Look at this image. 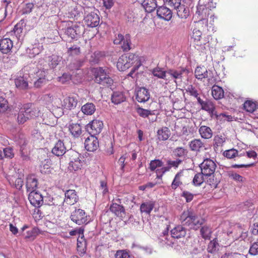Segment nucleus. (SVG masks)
<instances>
[{
  "label": "nucleus",
  "instance_id": "nucleus-1",
  "mask_svg": "<svg viewBox=\"0 0 258 258\" xmlns=\"http://www.w3.org/2000/svg\"><path fill=\"white\" fill-rule=\"evenodd\" d=\"M180 220L183 225L195 230H197L205 223L204 219L198 217L190 209L183 211L180 215Z\"/></svg>",
  "mask_w": 258,
  "mask_h": 258
},
{
  "label": "nucleus",
  "instance_id": "nucleus-2",
  "mask_svg": "<svg viewBox=\"0 0 258 258\" xmlns=\"http://www.w3.org/2000/svg\"><path fill=\"white\" fill-rule=\"evenodd\" d=\"M40 114V110L37 107L31 103L23 104L19 109L17 115V122L23 124L28 120L38 117Z\"/></svg>",
  "mask_w": 258,
  "mask_h": 258
},
{
  "label": "nucleus",
  "instance_id": "nucleus-3",
  "mask_svg": "<svg viewBox=\"0 0 258 258\" xmlns=\"http://www.w3.org/2000/svg\"><path fill=\"white\" fill-rule=\"evenodd\" d=\"M94 81L96 83L105 86H110L113 80L109 76L108 70L99 67L94 69Z\"/></svg>",
  "mask_w": 258,
  "mask_h": 258
},
{
  "label": "nucleus",
  "instance_id": "nucleus-4",
  "mask_svg": "<svg viewBox=\"0 0 258 258\" xmlns=\"http://www.w3.org/2000/svg\"><path fill=\"white\" fill-rule=\"evenodd\" d=\"M70 218L76 224L80 225L88 223L87 215L84 210L76 209L71 214Z\"/></svg>",
  "mask_w": 258,
  "mask_h": 258
},
{
  "label": "nucleus",
  "instance_id": "nucleus-5",
  "mask_svg": "<svg viewBox=\"0 0 258 258\" xmlns=\"http://www.w3.org/2000/svg\"><path fill=\"white\" fill-rule=\"evenodd\" d=\"M202 174L206 176H210L213 175L217 167L216 163L210 159H206L200 166Z\"/></svg>",
  "mask_w": 258,
  "mask_h": 258
},
{
  "label": "nucleus",
  "instance_id": "nucleus-6",
  "mask_svg": "<svg viewBox=\"0 0 258 258\" xmlns=\"http://www.w3.org/2000/svg\"><path fill=\"white\" fill-rule=\"evenodd\" d=\"M85 28L82 25H74L68 27L65 30V34L72 39L81 36L84 33Z\"/></svg>",
  "mask_w": 258,
  "mask_h": 258
},
{
  "label": "nucleus",
  "instance_id": "nucleus-7",
  "mask_svg": "<svg viewBox=\"0 0 258 258\" xmlns=\"http://www.w3.org/2000/svg\"><path fill=\"white\" fill-rule=\"evenodd\" d=\"M103 127V123L102 121L94 119L86 125V129L91 136H95L101 133Z\"/></svg>",
  "mask_w": 258,
  "mask_h": 258
},
{
  "label": "nucleus",
  "instance_id": "nucleus-8",
  "mask_svg": "<svg viewBox=\"0 0 258 258\" xmlns=\"http://www.w3.org/2000/svg\"><path fill=\"white\" fill-rule=\"evenodd\" d=\"M115 44H121V47L123 51H128L131 49V36L129 34H126L124 36L121 34H118L113 41Z\"/></svg>",
  "mask_w": 258,
  "mask_h": 258
},
{
  "label": "nucleus",
  "instance_id": "nucleus-9",
  "mask_svg": "<svg viewBox=\"0 0 258 258\" xmlns=\"http://www.w3.org/2000/svg\"><path fill=\"white\" fill-rule=\"evenodd\" d=\"M81 156L78 152L72 151L71 153L69 168L70 170L77 171L80 169L83 165Z\"/></svg>",
  "mask_w": 258,
  "mask_h": 258
},
{
  "label": "nucleus",
  "instance_id": "nucleus-10",
  "mask_svg": "<svg viewBox=\"0 0 258 258\" xmlns=\"http://www.w3.org/2000/svg\"><path fill=\"white\" fill-rule=\"evenodd\" d=\"M182 161L180 159L176 160H168L166 163V166L160 169H157L156 171L157 178H161L163 175L166 172L169 171L172 167L177 168L181 163Z\"/></svg>",
  "mask_w": 258,
  "mask_h": 258
},
{
  "label": "nucleus",
  "instance_id": "nucleus-11",
  "mask_svg": "<svg viewBox=\"0 0 258 258\" xmlns=\"http://www.w3.org/2000/svg\"><path fill=\"white\" fill-rule=\"evenodd\" d=\"M28 199L31 204L35 207L39 208L43 203L42 196L36 191H31L29 195Z\"/></svg>",
  "mask_w": 258,
  "mask_h": 258
},
{
  "label": "nucleus",
  "instance_id": "nucleus-12",
  "mask_svg": "<svg viewBox=\"0 0 258 258\" xmlns=\"http://www.w3.org/2000/svg\"><path fill=\"white\" fill-rule=\"evenodd\" d=\"M99 147L98 139L94 136L88 137L85 141V149L90 152L96 151Z\"/></svg>",
  "mask_w": 258,
  "mask_h": 258
},
{
  "label": "nucleus",
  "instance_id": "nucleus-13",
  "mask_svg": "<svg viewBox=\"0 0 258 258\" xmlns=\"http://www.w3.org/2000/svg\"><path fill=\"white\" fill-rule=\"evenodd\" d=\"M189 71L185 68L180 67L176 69H169L167 73L175 79H181L184 75H187Z\"/></svg>",
  "mask_w": 258,
  "mask_h": 258
},
{
  "label": "nucleus",
  "instance_id": "nucleus-14",
  "mask_svg": "<svg viewBox=\"0 0 258 258\" xmlns=\"http://www.w3.org/2000/svg\"><path fill=\"white\" fill-rule=\"evenodd\" d=\"M79 200V197L77 195V192L75 190L69 189L65 192V198L64 203L68 205H73L76 204Z\"/></svg>",
  "mask_w": 258,
  "mask_h": 258
},
{
  "label": "nucleus",
  "instance_id": "nucleus-15",
  "mask_svg": "<svg viewBox=\"0 0 258 258\" xmlns=\"http://www.w3.org/2000/svg\"><path fill=\"white\" fill-rule=\"evenodd\" d=\"M84 21L88 26L95 27L99 25V17L97 14L92 12L85 17Z\"/></svg>",
  "mask_w": 258,
  "mask_h": 258
},
{
  "label": "nucleus",
  "instance_id": "nucleus-16",
  "mask_svg": "<svg viewBox=\"0 0 258 258\" xmlns=\"http://www.w3.org/2000/svg\"><path fill=\"white\" fill-rule=\"evenodd\" d=\"M157 15L161 19L169 21L172 17V12L166 7L161 6L157 8Z\"/></svg>",
  "mask_w": 258,
  "mask_h": 258
},
{
  "label": "nucleus",
  "instance_id": "nucleus-17",
  "mask_svg": "<svg viewBox=\"0 0 258 258\" xmlns=\"http://www.w3.org/2000/svg\"><path fill=\"white\" fill-rule=\"evenodd\" d=\"M78 101V96H77L67 97L64 99L62 106L67 109L71 110L76 107Z\"/></svg>",
  "mask_w": 258,
  "mask_h": 258
},
{
  "label": "nucleus",
  "instance_id": "nucleus-18",
  "mask_svg": "<svg viewBox=\"0 0 258 258\" xmlns=\"http://www.w3.org/2000/svg\"><path fill=\"white\" fill-rule=\"evenodd\" d=\"M13 47V41L9 38H4L0 41V50L3 53H8L11 51Z\"/></svg>",
  "mask_w": 258,
  "mask_h": 258
},
{
  "label": "nucleus",
  "instance_id": "nucleus-19",
  "mask_svg": "<svg viewBox=\"0 0 258 258\" xmlns=\"http://www.w3.org/2000/svg\"><path fill=\"white\" fill-rule=\"evenodd\" d=\"M66 150L63 142L59 140L55 144L51 152L55 156H61L66 152Z\"/></svg>",
  "mask_w": 258,
  "mask_h": 258
},
{
  "label": "nucleus",
  "instance_id": "nucleus-20",
  "mask_svg": "<svg viewBox=\"0 0 258 258\" xmlns=\"http://www.w3.org/2000/svg\"><path fill=\"white\" fill-rule=\"evenodd\" d=\"M150 93L145 88H140L136 94V99L139 102H145L150 99Z\"/></svg>",
  "mask_w": 258,
  "mask_h": 258
},
{
  "label": "nucleus",
  "instance_id": "nucleus-21",
  "mask_svg": "<svg viewBox=\"0 0 258 258\" xmlns=\"http://www.w3.org/2000/svg\"><path fill=\"white\" fill-rule=\"evenodd\" d=\"M170 232L172 237L179 239L186 235V229L182 225H178L173 228Z\"/></svg>",
  "mask_w": 258,
  "mask_h": 258
},
{
  "label": "nucleus",
  "instance_id": "nucleus-22",
  "mask_svg": "<svg viewBox=\"0 0 258 258\" xmlns=\"http://www.w3.org/2000/svg\"><path fill=\"white\" fill-rule=\"evenodd\" d=\"M189 147L191 151L200 152L205 149V144L200 139H194L189 143Z\"/></svg>",
  "mask_w": 258,
  "mask_h": 258
},
{
  "label": "nucleus",
  "instance_id": "nucleus-23",
  "mask_svg": "<svg viewBox=\"0 0 258 258\" xmlns=\"http://www.w3.org/2000/svg\"><path fill=\"white\" fill-rule=\"evenodd\" d=\"M127 63L129 68L131 67L139 68L142 65L141 61L138 55L133 53H129L127 54Z\"/></svg>",
  "mask_w": 258,
  "mask_h": 258
},
{
  "label": "nucleus",
  "instance_id": "nucleus-24",
  "mask_svg": "<svg viewBox=\"0 0 258 258\" xmlns=\"http://www.w3.org/2000/svg\"><path fill=\"white\" fill-rule=\"evenodd\" d=\"M111 212L114 213L117 217H123L125 214L124 207L117 203H112L109 208Z\"/></svg>",
  "mask_w": 258,
  "mask_h": 258
},
{
  "label": "nucleus",
  "instance_id": "nucleus-25",
  "mask_svg": "<svg viewBox=\"0 0 258 258\" xmlns=\"http://www.w3.org/2000/svg\"><path fill=\"white\" fill-rule=\"evenodd\" d=\"M177 16L181 19H186L189 16V11L188 8L183 4H181L175 10Z\"/></svg>",
  "mask_w": 258,
  "mask_h": 258
},
{
  "label": "nucleus",
  "instance_id": "nucleus-26",
  "mask_svg": "<svg viewBox=\"0 0 258 258\" xmlns=\"http://www.w3.org/2000/svg\"><path fill=\"white\" fill-rule=\"evenodd\" d=\"M26 187L28 191H36L38 185V180L34 176H30L27 178Z\"/></svg>",
  "mask_w": 258,
  "mask_h": 258
},
{
  "label": "nucleus",
  "instance_id": "nucleus-27",
  "mask_svg": "<svg viewBox=\"0 0 258 258\" xmlns=\"http://www.w3.org/2000/svg\"><path fill=\"white\" fill-rule=\"evenodd\" d=\"M137 113L143 118L148 117L150 120V116L155 115L154 110H150L145 109L141 107H138L137 108ZM156 117L155 118H152L151 120L152 122L156 121Z\"/></svg>",
  "mask_w": 258,
  "mask_h": 258
},
{
  "label": "nucleus",
  "instance_id": "nucleus-28",
  "mask_svg": "<svg viewBox=\"0 0 258 258\" xmlns=\"http://www.w3.org/2000/svg\"><path fill=\"white\" fill-rule=\"evenodd\" d=\"M116 66L120 71H124L129 68V66L127 63V55H122L119 57Z\"/></svg>",
  "mask_w": 258,
  "mask_h": 258
},
{
  "label": "nucleus",
  "instance_id": "nucleus-29",
  "mask_svg": "<svg viewBox=\"0 0 258 258\" xmlns=\"http://www.w3.org/2000/svg\"><path fill=\"white\" fill-rule=\"evenodd\" d=\"M142 5L148 13L152 12L157 8L156 0H143Z\"/></svg>",
  "mask_w": 258,
  "mask_h": 258
},
{
  "label": "nucleus",
  "instance_id": "nucleus-30",
  "mask_svg": "<svg viewBox=\"0 0 258 258\" xmlns=\"http://www.w3.org/2000/svg\"><path fill=\"white\" fill-rule=\"evenodd\" d=\"M125 99V96L121 92H114L111 95V101L114 104H120L124 102Z\"/></svg>",
  "mask_w": 258,
  "mask_h": 258
},
{
  "label": "nucleus",
  "instance_id": "nucleus-31",
  "mask_svg": "<svg viewBox=\"0 0 258 258\" xmlns=\"http://www.w3.org/2000/svg\"><path fill=\"white\" fill-rule=\"evenodd\" d=\"M69 131L75 138H78L82 134V127L78 123H72L69 125Z\"/></svg>",
  "mask_w": 258,
  "mask_h": 258
},
{
  "label": "nucleus",
  "instance_id": "nucleus-32",
  "mask_svg": "<svg viewBox=\"0 0 258 258\" xmlns=\"http://www.w3.org/2000/svg\"><path fill=\"white\" fill-rule=\"evenodd\" d=\"M199 133L202 138L205 139H210L213 135V132L210 127L202 125L199 128Z\"/></svg>",
  "mask_w": 258,
  "mask_h": 258
},
{
  "label": "nucleus",
  "instance_id": "nucleus-33",
  "mask_svg": "<svg viewBox=\"0 0 258 258\" xmlns=\"http://www.w3.org/2000/svg\"><path fill=\"white\" fill-rule=\"evenodd\" d=\"M208 73L207 70L204 67H198L195 72V77L199 80L208 78L209 77Z\"/></svg>",
  "mask_w": 258,
  "mask_h": 258
},
{
  "label": "nucleus",
  "instance_id": "nucleus-34",
  "mask_svg": "<svg viewBox=\"0 0 258 258\" xmlns=\"http://www.w3.org/2000/svg\"><path fill=\"white\" fill-rule=\"evenodd\" d=\"M212 95L215 99H220L224 97V91L222 87L214 85L212 88Z\"/></svg>",
  "mask_w": 258,
  "mask_h": 258
},
{
  "label": "nucleus",
  "instance_id": "nucleus-35",
  "mask_svg": "<svg viewBox=\"0 0 258 258\" xmlns=\"http://www.w3.org/2000/svg\"><path fill=\"white\" fill-rule=\"evenodd\" d=\"M155 206V203L152 201H148L143 203L140 206V210L142 213L150 214Z\"/></svg>",
  "mask_w": 258,
  "mask_h": 258
},
{
  "label": "nucleus",
  "instance_id": "nucleus-36",
  "mask_svg": "<svg viewBox=\"0 0 258 258\" xmlns=\"http://www.w3.org/2000/svg\"><path fill=\"white\" fill-rule=\"evenodd\" d=\"M81 110L86 115L93 114L96 110L95 105L92 103H87L82 106Z\"/></svg>",
  "mask_w": 258,
  "mask_h": 258
},
{
  "label": "nucleus",
  "instance_id": "nucleus-37",
  "mask_svg": "<svg viewBox=\"0 0 258 258\" xmlns=\"http://www.w3.org/2000/svg\"><path fill=\"white\" fill-rule=\"evenodd\" d=\"M170 135V131L167 127H163L157 132L158 138L160 140L165 141Z\"/></svg>",
  "mask_w": 258,
  "mask_h": 258
},
{
  "label": "nucleus",
  "instance_id": "nucleus-38",
  "mask_svg": "<svg viewBox=\"0 0 258 258\" xmlns=\"http://www.w3.org/2000/svg\"><path fill=\"white\" fill-rule=\"evenodd\" d=\"M62 58L57 55L53 54L48 57L47 61L50 68L54 69L61 61Z\"/></svg>",
  "mask_w": 258,
  "mask_h": 258
},
{
  "label": "nucleus",
  "instance_id": "nucleus-39",
  "mask_svg": "<svg viewBox=\"0 0 258 258\" xmlns=\"http://www.w3.org/2000/svg\"><path fill=\"white\" fill-rule=\"evenodd\" d=\"M15 85L20 89L25 90L28 88V81L24 77H19L15 79Z\"/></svg>",
  "mask_w": 258,
  "mask_h": 258
},
{
  "label": "nucleus",
  "instance_id": "nucleus-40",
  "mask_svg": "<svg viewBox=\"0 0 258 258\" xmlns=\"http://www.w3.org/2000/svg\"><path fill=\"white\" fill-rule=\"evenodd\" d=\"M198 103L201 105L202 109L207 112L211 111L215 107V105L211 101L207 100L204 101L201 98H199Z\"/></svg>",
  "mask_w": 258,
  "mask_h": 258
},
{
  "label": "nucleus",
  "instance_id": "nucleus-41",
  "mask_svg": "<svg viewBox=\"0 0 258 258\" xmlns=\"http://www.w3.org/2000/svg\"><path fill=\"white\" fill-rule=\"evenodd\" d=\"M212 232L211 228L207 225L202 226L200 229V234L205 240L210 239Z\"/></svg>",
  "mask_w": 258,
  "mask_h": 258
},
{
  "label": "nucleus",
  "instance_id": "nucleus-42",
  "mask_svg": "<svg viewBox=\"0 0 258 258\" xmlns=\"http://www.w3.org/2000/svg\"><path fill=\"white\" fill-rule=\"evenodd\" d=\"M183 171L181 170L175 175L171 184L172 189H176L178 186L182 184L181 178L183 175Z\"/></svg>",
  "mask_w": 258,
  "mask_h": 258
},
{
  "label": "nucleus",
  "instance_id": "nucleus-43",
  "mask_svg": "<svg viewBox=\"0 0 258 258\" xmlns=\"http://www.w3.org/2000/svg\"><path fill=\"white\" fill-rule=\"evenodd\" d=\"M219 243L217 238H214L211 240L208 244L207 251L209 253H214L217 251L218 249Z\"/></svg>",
  "mask_w": 258,
  "mask_h": 258
},
{
  "label": "nucleus",
  "instance_id": "nucleus-44",
  "mask_svg": "<svg viewBox=\"0 0 258 258\" xmlns=\"http://www.w3.org/2000/svg\"><path fill=\"white\" fill-rule=\"evenodd\" d=\"M243 108L247 112L252 113L256 109V104L254 102L247 100L243 104Z\"/></svg>",
  "mask_w": 258,
  "mask_h": 258
},
{
  "label": "nucleus",
  "instance_id": "nucleus-45",
  "mask_svg": "<svg viewBox=\"0 0 258 258\" xmlns=\"http://www.w3.org/2000/svg\"><path fill=\"white\" fill-rule=\"evenodd\" d=\"M166 73L167 71H165L163 70V69L159 67L154 68L152 71V74L154 76L156 77L159 79H165Z\"/></svg>",
  "mask_w": 258,
  "mask_h": 258
},
{
  "label": "nucleus",
  "instance_id": "nucleus-46",
  "mask_svg": "<svg viewBox=\"0 0 258 258\" xmlns=\"http://www.w3.org/2000/svg\"><path fill=\"white\" fill-rule=\"evenodd\" d=\"M103 56V54L101 51H95L93 53L91 54L90 58H89V61L92 63H97L100 58Z\"/></svg>",
  "mask_w": 258,
  "mask_h": 258
},
{
  "label": "nucleus",
  "instance_id": "nucleus-47",
  "mask_svg": "<svg viewBox=\"0 0 258 258\" xmlns=\"http://www.w3.org/2000/svg\"><path fill=\"white\" fill-rule=\"evenodd\" d=\"M163 162L159 159H155L151 161L149 165V169L151 171H154L158 167H163Z\"/></svg>",
  "mask_w": 258,
  "mask_h": 258
},
{
  "label": "nucleus",
  "instance_id": "nucleus-48",
  "mask_svg": "<svg viewBox=\"0 0 258 258\" xmlns=\"http://www.w3.org/2000/svg\"><path fill=\"white\" fill-rule=\"evenodd\" d=\"M79 236L77 239V246L78 248H82L83 252H85L87 247V242L85 239L83 234Z\"/></svg>",
  "mask_w": 258,
  "mask_h": 258
},
{
  "label": "nucleus",
  "instance_id": "nucleus-49",
  "mask_svg": "<svg viewBox=\"0 0 258 258\" xmlns=\"http://www.w3.org/2000/svg\"><path fill=\"white\" fill-rule=\"evenodd\" d=\"M204 174H202V172L201 173H197L193 179L192 183L195 186H200L204 182Z\"/></svg>",
  "mask_w": 258,
  "mask_h": 258
},
{
  "label": "nucleus",
  "instance_id": "nucleus-50",
  "mask_svg": "<svg viewBox=\"0 0 258 258\" xmlns=\"http://www.w3.org/2000/svg\"><path fill=\"white\" fill-rule=\"evenodd\" d=\"M223 155L225 157L229 159H232L236 156H241L242 155V154L238 155V151L233 148L225 151Z\"/></svg>",
  "mask_w": 258,
  "mask_h": 258
},
{
  "label": "nucleus",
  "instance_id": "nucleus-51",
  "mask_svg": "<svg viewBox=\"0 0 258 258\" xmlns=\"http://www.w3.org/2000/svg\"><path fill=\"white\" fill-rule=\"evenodd\" d=\"M207 11V9L205 6L199 5L197 7L196 14L199 16H201V19H203L206 15Z\"/></svg>",
  "mask_w": 258,
  "mask_h": 258
},
{
  "label": "nucleus",
  "instance_id": "nucleus-52",
  "mask_svg": "<svg viewBox=\"0 0 258 258\" xmlns=\"http://www.w3.org/2000/svg\"><path fill=\"white\" fill-rule=\"evenodd\" d=\"M187 92L189 93L190 95L192 96L197 98L198 100V102H199V98H201L199 97V94L197 89L192 86V85H190L187 87L186 90Z\"/></svg>",
  "mask_w": 258,
  "mask_h": 258
},
{
  "label": "nucleus",
  "instance_id": "nucleus-53",
  "mask_svg": "<svg viewBox=\"0 0 258 258\" xmlns=\"http://www.w3.org/2000/svg\"><path fill=\"white\" fill-rule=\"evenodd\" d=\"M34 5L32 3L26 4L21 10L23 15L30 14L34 8Z\"/></svg>",
  "mask_w": 258,
  "mask_h": 258
},
{
  "label": "nucleus",
  "instance_id": "nucleus-54",
  "mask_svg": "<svg viewBox=\"0 0 258 258\" xmlns=\"http://www.w3.org/2000/svg\"><path fill=\"white\" fill-rule=\"evenodd\" d=\"M225 140L222 136H216L214 139V146L215 148L222 146Z\"/></svg>",
  "mask_w": 258,
  "mask_h": 258
},
{
  "label": "nucleus",
  "instance_id": "nucleus-55",
  "mask_svg": "<svg viewBox=\"0 0 258 258\" xmlns=\"http://www.w3.org/2000/svg\"><path fill=\"white\" fill-rule=\"evenodd\" d=\"M8 102L3 97H0V112H5L8 108Z\"/></svg>",
  "mask_w": 258,
  "mask_h": 258
},
{
  "label": "nucleus",
  "instance_id": "nucleus-56",
  "mask_svg": "<svg viewBox=\"0 0 258 258\" xmlns=\"http://www.w3.org/2000/svg\"><path fill=\"white\" fill-rule=\"evenodd\" d=\"M80 53V48L76 45L68 48V53L70 55L74 56L78 55Z\"/></svg>",
  "mask_w": 258,
  "mask_h": 258
},
{
  "label": "nucleus",
  "instance_id": "nucleus-57",
  "mask_svg": "<svg viewBox=\"0 0 258 258\" xmlns=\"http://www.w3.org/2000/svg\"><path fill=\"white\" fill-rule=\"evenodd\" d=\"M56 209V206L55 204L52 203H49V204H45L42 207V209L44 210H48V211L47 212L48 215L52 214L54 212V211Z\"/></svg>",
  "mask_w": 258,
  "mask_h": 258
},
{
  "label": "nucleus",
  "instance_id": "nucleus-58",
  "mask_svg": "<svg viewBox=\"0 0 258 258\" xmlns=\"http://www.w3.org/2000/svg\"><path fill=\"white\" fill-rule=\"evenodd\" d=\"M166 3L174 10L181 4V0H166Z\"/></svg>",
  "mask_w": 258,
  "mask_h": 258
},
{
  "label": "nucleus",
  "instance_id": "nucleus-59",
  "mask_svg": "<svg viewBox=\"0 0 258 258\" xmlns=\"http://www.w3.org/2000/svg\"><path fill=\"white\" fill-rule=\"evenodd\" d=\"M175 155L179 157H183L187 154V150L183 147H177L174 150Z\"/></svg>",
  "mask_w": 258,
  "mask_h": 258
},
{
  "label": "nucleus",
  "instance_id": "nucleus-60",
  "mask_svg": "<svg viewBox=\"0 0 258 258\" xmlns=\"http://www.w3.org/2000/svg\"><path fill=\"white\" fill-rule=\"evenodd\" d=\"M249 253L252 255L258 254V242L253 243L249 249Z\"/></svg>",
  "mask_w": 258,
  "mask_h": 258
},
{
  "label": "nucleus",
  "instance_id": "nucleus-61",
  "mask_svg": "<svg viewBox=\"0 0 258 258\" xmlns=\"http://www.w3.org/2000/svg\"><path fill=\"white\" fill-rule=\"evenodd\" d=\"M48 81V79L46 78H39L34 82V86L35 87L39 88L43 85L46 84Z\"/></svg>",
  "mask_w": 258,
  "mask_h": 258
},
{
  "label": "nucleus",
  "instance_id": "nucleus-62",
  "mask_svg": "<svg viewBox=\"0 0 258 258\" xmlns=\"http://www.w3.org/2000/svg\"><path fill=\"white\" fill-rule=\"evenodd\" d=\"M72 80V76L68 73H64L62 76L58 78V81L64 84Z\"/></svg>",
  "mask_w": 258,
  "mask_h": 258
},
{
  "label": "nucleus",
  "instance_id": "nucleus-63",
  "mask_svg": "<svg viewBox=\"0 0 258 258\" xmlns=\"http://www.w3.org/2000/svg\"><path fill=\"white\" fill-rule=\"evenodd\" d=\"M128 253L124 250H117L115 254V258H129Z\"/></svg>",
  "mask_w": 258,
  "mask_h": 258
},
{
  "label": "nucleus",
  "instance_id": "nucleus-64",
  "mask_svg": "<svg viewBox=\"0 0 258 258\" xmlns=\"http://www.w3.org/2000/svg\"><path fill=\"white\" fill-rule=\"evenodd\" d=\"M241 254L237 252H226L221 258H240Z\"/></svg>",
  "mask_w": 258,
  "mask_h": 258
}]
</instances>
